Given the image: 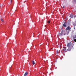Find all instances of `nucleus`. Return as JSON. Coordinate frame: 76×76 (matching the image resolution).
<instances>
[{
    "instance_id": "nucleus-1",
    "label": "nucleus",
    "mask_w": 76,
    "mask_h": 76,
    "mask_svg": "<svg viewBox=\"0 0 76 76\" xmlns=\"http://www.w3.org/2000/svg\"><path fill=\"white\" fill-rule=\"evenodd\" d=\"M73 45H74V44L71 42L68 43L67 44V47L68 48L67 49V51H70L73 48Z\"/></svg>"
},
{
    "instance_id": "nucleus-2",
    "label": "nucleus",
    "mask_w": 76,
    "mask_h": 76,
    "mask_svg": "<svg viewBox=\"0 0 76 76\" xmlns=\"http://www.w3.org/2000/svg\"><path fill=\"white\" fill-rule=\"evenodd\" d=\"M71 21L70 20H69L67 22V23L65 22L63 25V26H64V27L66 26V25H67V24H68V25H70Z\"/></svg>"
},
{
    "instance_id": "nucleus-3",
    "label": "nucleus",
    "mask_w": 76,
    "mask_h": 76,
    "mask_svg": "<svg viewBox=\"0 0 76 76\" xmlns=\"http://www.w3.org/2000/svg\"><path fill=\"white\" fill-rule=\"evenodd\" d=\"M61 32L62 34V35H65L66 34V31H62Z\"/></svg>"
},
{
    "instance_id": "nucleus-4",
    "label": "nucleus",
    "mask_w": 76,
    "mask_h": 76,
    "mask_svg": "<svg viewBox=\"0 0 76 76\" xmlns=\"http://www.w3.org/2000/svg\"><path fill=\"white\" fill-rule=\"evenodd\" d=\"M71 28L70 27V26H68L67 28H66V30H68V31H70V29H71Z\"/></svg>"
},
{
    "instance_id": "nucleus-5",
    "label": "nucleus",
    "mask_w": 76,
    "mask_h": 76,
    "mask_svg": "<svg viewBox=\"0 0 76 76\" xmlns=\"http://www.w3.org/2000/svg\"><path fill=\"white\" fill-rule=\"evenodd\" d=\"M69 31H70L66 29V34H67V35H68V34H69Z\"/></svg>"
},
{
    "instance_id": "nucleus-6",
    "label": "nucleus",
    "mask_w": 76,
    "mask_h": 76,
    "mask_svg": "<svg viewBox=\"0 0 76 76\" xmlns=\"http://www.w3.org/2000/svg\"><path fill=\"white\" fill-rule=\"evenodd\" d=\"M76 38V34L75 33L74 34V36L73 37V39H75Z\"/></svg>"
},
{
    "instance_id": "nucleus-7",
    "label": "nucleus",
    "mask_w": 76,
    "mask_h": 76,
    "mask_svg": "<svg viewBox=\"0 0 76 76\" xmlns=\"http://www.w3.org/2000/svg\"><path fill=\"white\" fill-rule=\"evenodd\" d=\"M66 47H64V49H63V51H65L66 50Z\"/></svg>"
},
{
    "instance_id": "nucleus-8",
    "label": "nucleus",
    "mask_w": 76,
    "mask_h": 76,
    "mask_svg": "<svg viewBox=\"0 0 76 76\" xmlns=\"http://www.w3.org/2000/svg\"><path fill=\"white\" fill-rule=\"evenodd\" d=\"M58 35L60 37H61L62 36H63V34H62V32H61V33H59L58 34Z\"/></svg>"
},
{
    "instance_id": "nucleus-9",
    "label": "nucleus",
    "mask_w": 76,
    "mask_h": 76,
    "mask_svg": "<svg viewBox=\"0 0 76 76\" xmlns=\"http://www.w3.org/2000/svg\"><path fill=\"white\" fill-rule=\"evenodd\" d=\"M69 17H70L71 18H73V15H72V14H71L70 15V16H69Z\"/></svg>"
},
{
    "instance_id": "nucleus-10",
    "label": "nucleus",
    "mask_w": 76,
    "mask_h": 76,
    "mask_svg": "<svg viewBox=\"0 0 76 76\" xmlns=\"http://www.w3.org/2000/svg\"><path fill=\"white\" fill-rule=\"evenodd\" d=\"M28 73L27 72H26L25 74L24 75V76H27V75H28Z\"/></svg>"
},
{
    "instance_id": "nucleus-11",
    "label": "nucleus",
    "mask_w": 76,
    "mask_h": 76,
    "mask_svg": "<svg viewBox=\"0 0 76 76\" xmlns=\"http://www.w3.org/2000/svg\"><path fill=\"white\" fill-rule=\"evenodd\" d=\"M32 64L33 65H35V62L34 61H32Z\"/></svg>"
},
{
    "instance_id": "nucleus-12",
    "label": "nucleus",
    "mask_w": 76,
    "mask_h": 76,
    "mask_svg": "<svg viewBox=\"0 0 76 76\" xmlns=\"http://www.w3.org/2000/svg\"><path fill=\"white\" fill-rule=\"evenodd\" d=\"M12 0H10V4H12Z\"/></svg>"
},
{
    "instance_id": "nucleus-13",
    "label": "nucleus",
    "mask_w": 76,
    "mask_h": 76,
    "mask_svg": "<svg viewBox=\"0 0 76 76\" xmlns=\"http://www.w3.org/2000/svg\"><path fill=\"white\" fill-rule=\"evenodd\" d=\"M56 54H58V50H56Z\"/></svg>"
},
{
    "instance_id": "nucleus-14",
    "label": "nucleus",
    "mask_w": 76,
    "mask_h": 76,
    "mask_svg": "<svg viewBox=\"0 0 76 76\" xmlns=\"http://www.w3.org/2000/svg\"><path fill=\"white\" fill-rule=\"evenodd\" d=\"M73 25H74V26H75L76 23H75H75H73Z\"/></svg>"
},
{
    "instance_id": "nucleus-15",
    "label": "nucleus",
    "mask_w": 76,
    "mask_h": 76,
    "mask_svg": "<svg viewBox=\"0 0 76 76\" xmlns=\"http://www.w3.org/2000/svg\"><path fill=\"white\" fill-rule=\"evenodd\" d=\"M48 23H50V20H48Z\"/></svg>"
},
{
    "instance_id": "nucleus-16",
    "label": "nucleus",
    "mask_w": 76,
    "mask_h": 76,
    "mask_svg": "<svg viewBox=\"0 0 76 76\" xmlns=\"http://www.w3.org/2000/svg\"><path fill=\"white\" fill-rule=\"evenodd\" d=\"M1 20L2 21V22H3V19H1Z\"/></svg>"
},
{
    "instance_id": "nucleus-17",
    "label": "nucleus",
    "mask_w": 76,
    "mask_h": 76,
    "mask_svg": "<svg viewBox=\"0 0 76 76\" xmlns=\"http://www.w3.org/2000/svg\"><path fill=\"white\" fill-rule=\"evenodd\" d=\"M74 41L75 42H76V39H74Z\"/></svg>"
},
{
    "instance_id": "nucleus-18",
    "label": "nucleus",
    "mask_w": 76,
    "mask_h": 76,
    "mask_svg": "<svg viewBox=\"0 0 76 76\" xmlns=\"http://www.w3.org/2000/svg\"><path fill=\"white\" fill-rule=\"evenodd\" d=\"M74 1L76 3V0H74Z\"/></svg>"
},
{
    "instance_id": "nucleus-19",
    "label": "nucleus",
    "mask_w": 76,
    "mask_h": 76,
    "mask_svg": "<svg viewBox=\"0 0 76 76\" xmlns=\"http://www.w3.org/2000/svg\"><path fill=\"white\" fill-rule=\"evenodd\" d=\"M1 4H0V7H1Z\"/></svg>"
},
{
    "instance_id": "nucleus-20",
    "label": "nucleus",
    "mask_w": 76,
    "mask_h": 76,
    "mask_svg": "<svg viewBox=\"0 0 76 76\" xmlns=\"http://www.w3.org/2000/svg\"><path fill=\"white\" fill-rule=\"evenodd\" d=\"M63 8H64V6H63Z\"/></svg>"
},
{
    "instance_id": "nucleus-21",
    "label": "nucleus",
    "mask_w": 76,
    "mask_h": 76,
    "mask_svg": "<svg viewBox=\"0 0 76 76\" xmlns=\"http://www.w3.org/2000/svg\"><path fill=\"white\" fill-rule=\"evenodd\" d=\"M74 29H75V27H74Z\"/></svg>"
},
{
    "instance_id": "nucleus-22",
    "label": "nucleus",
    "mask_w": 76,
    "mask_h": 76,
    "mask_svg": "<svg viewBox=\"0 0 76 76\" xmlns=\"http://www.w3.org/2000/svg\"><path fill=\"white\" fill-rule=\"evenodd\" d=\"M76 23V21H75V23Z\"/></svg>"
},
{
    "instance_id": "nucleus-23",
    "label": "nucleus",
    "mask_w": 76,
    "mask_h": 76,
    "mask_svg": "<svg viewBox=\"0 0 76 76\" xmlns=\"http://www.w3.org/2000/svg\"><path fill=\"white\" fill-rule=\"evenodd\" d=\"M56 61H57V59H56Z\"/></svg>"
}]
</instances>
